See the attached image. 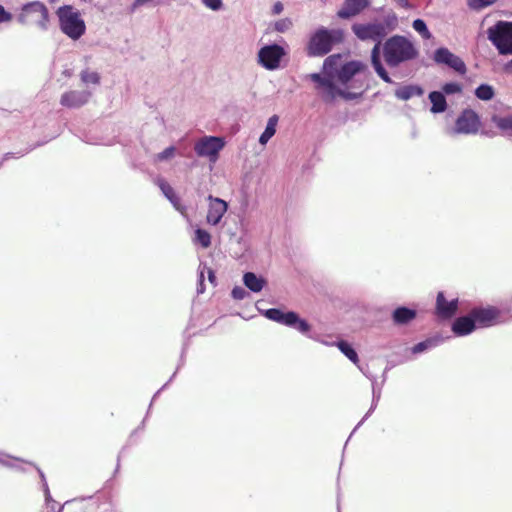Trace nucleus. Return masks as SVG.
Instances as JSON below:
<instances>
[{"label":"nucleus","instance_id":"15","mask_svg":"<svg viewBox=\"0 0 512 512\" xmlns=\"http://www.w3.org/2000/svg\"><path fill=\"white\" fill-rule=\"evenodd\" d=\"M477 327H488L497 323L500 312L494 307L474 309L471 312Z\"/></svg>","mask_w":512,"mask_h":512},{"label":"nucleus","instance_id":"2","mask_svg":"<svg viewBox=\"0 0 512 512\" xmlns=\"http://www.w3.org/2000/svg\"><path fill=\"white\" fill-rule=\"evenodd\" d=\"M352 30L355 35L363 41L372 40L376 44L371 52V62L377 75L387 83H392L391 78L383 67L380 60V41L386 35L385 27L381 23L354 24Z\"/></svg>","mask_w":512,"mask_h":512},{"label":"nucleus","instance_id":"35","mask_svg":"<svg viewBox=\"0 0 512 512\" xmlns=\"http://www.w3.org/2000/svg\"><path fill=\"white\" fill-rule=\"evenodd\" d=\"M462 92V85L457 82L445 83L442 86V93L447 95L458 94Z\"/></svg>","mask_w":512,"mask_h":512},{"label":"nucleus","instance_id":"18","mask_svg":"<svg viewBox=\"0 0 512 512\" xmlns=\"http://www.w3.org/2000/svg\"><path fill=\"white\" fill-rule=\"evenodd\" d=\"M79 79L83 85V89H91L92 95L97 87L101 84V75L97 70L85 68L80 71Z\"/></svg>","mask_w":512,"mask_h":512},{"label":"nucleus","instance_id":"29","mask_svg":"<svg viewBox=\"0 0 512 512\" xmlns=\"http://www.w3.org/2000/svg\"><path fill=\"white\" fill-rule=\"evenodd\" d=\"M336 345L339 348V350L349 360H351L354 364L358 365V363H359L358 355H357L356 351L353 349V347L349 343H347L345 341H339Z\"/></svg>","mask_w":512,"mask_h":512},{"label":"nucleus","instance_id":"34","mask_svg":"<svg viewBox=\"0 0 512 512\" xmlns=\"http://www.w3.org/2000/svg\"><path fill=\"white\" fill-rule=\"evenodd\" d=\"M413 28L417 31L423 38L429 39L431 34L425 24V22L421 19H416L413 22Z\"/></svg>","mask_w":512,"mask_h":512},{"label":"nucleus","instance_id":"7","mask_svg":"<svg viewBox=\"0 0 512 512\" xmlns=\"http://www.w3.org/2000/svg\"><path fill=\"white\" fill-rule=\"evenodd\" d=\"M480 127L481 121L479 115L472 109H465L457 117L454 125L446 129V134L448 136H456L459 134L475 135L480 130Z\"/></svg>","mask_w":512,"mask_h":512},{"label":"nucleus","instance_id":"11","mask_svg":"<svg viewBox=\"0 0 512 512\" xmlns=\"http://www.w3.org/2000/svg\"><path fill=\"white\" fill-rule=\"evenodd\" d=\"M224 146V138L217 136H204L196 141L194 150L198 156L206 157L211 163H215Z\"/></svg>","mask_w":512,"mask_h":512},{"label":"nucleus","instance_id":"30","mask_svg":"<svg viewBox=\"0 0 512 512\" xmlns=\"http://www.w3.org/2000/svg\"><path fill=\"white\" fill-rule=\"evenodd\" d=\"M494 94L493 87L487 84L480 85L475 91L477 98L484 101L491 100L494 97Z\"/></svg>","mask_w":512,"mask_h":512},{"label":"nucleus","instance_id":"22","mask_svg":"<svg viewBox=\"0 0 512 512\" xmlns=\"http://www.w3.org/2000/svg\"><path fill=\"white\" fill-rule=\"evenodd\" d=\"M432 106L430 108L431 113L433 114H439L443 113L447 110V101L445 99V96L440 91H432L429 93L428 96Z\"/></svg>","mask_w":512,"mask_h":512},{"label":"nucleus","instance_id":"43","mask_svg":"<svg viewBox=\"0 0 512 512\" xmlns=\"http://www.w3.org/2000/svg\"><path fill=\"white\" fill-rule=\"evenodd\" d=\"M203 277H204V276H203V272H201V274H200V288L198 289V291H199L200 293H202V292H203V285H202Z\"/></svg>","mask_w":512,"mask_h":512},{"label":"nucleus","instance_id":"4","mask_svg":"<svg viewBox=\"0 0 512 512\" xmlns=\"http://www.w3.org/2000/svg\"><path fill=\"white\" fill-rule=\"evenodd\" d=\"M57 15L62 32L69 38L77 40L85 33V22L76 9L71 6L61 7L58 9Z\"/></svg>","mask_w":512,"mask_h":512},{"label":"nucleus","instance_id":"25","mask_svg":"<svg viewBox=\"0 0 512 512\" xmlns=\"http://www.w3.org/2000/svg\"><path fill=\"white\" fill-rule=\"evenodd\" d=\"M278 120L279 118L277 115H273L268 119L266 128L259 137V143L261 145L265 146L268 141L275 135Z\"/></svg>","mask_w":512,"mask_h":512},{"label":"nucleus","instance_id":"16","mask_svg":"<svg viewBox=\"0 0 512 512\" xmlns=\"http://www.w3.org/2000/svg\"><path fill=\"white\" fill-rule=\"evenodd\" d=\"M434 60L437 63H444L459 73H465L464 62L456 55L452 54L446 48H439L436 50Z\"/></svg>","mask_w":512,"mask_h":512},{"label":"nucleus","instance_id":"40","mask_svg":"<svg viewBox=\"0 0 512 512\" xmlns=\"http://www.w3.org/2000/svg\"><path fill=\"white\" fill-rule=\"evenodd\" d=\"M284 10V5L281 3V2H276L274 3V5L272 6V13L274 15H279L283 12Z\"/></svg>","mask_w":512,"mask_h":512},{"label":"nucleus","instance_id":"31","mask_svg":"<svg viewBox=\"0 0 512 512\" xmlns=\"http://www.w3.org/2000/svg\"><path fill=\"white\" fill-rule=\"evenodd\" d=\"M176 152L177 149L174 146H169L165 148L162 152L157 153L154 156V161L157 163L169 161L175 157Z\"/></svg>","mask_w":512,"mask_h":512},{"label":"nucleus","instance_id":"23","mask_svg":"<svg viewBox=\"0 0 512 512\" xmlns=\"http://www.w3.org/2000/svg\"><path fill=\"white\" fill-rule=\"evenodd\" d=\"M159 187L167 199L172 203L174 208L183 216H186V208L180 204L178 197L175 195L173 188L165 181L159 183Z\"/></svg>","mask_w":512,"mask_h":512},{"label":"nucleus","instance_id":"33","mask_svg":"<svg viewBox=\"0 0 512 512\" xmlns=\"http://www.w3.org/2000/svg\"><path fill=\"white\" fill-rule=\"evenodd\" d=\"M293 26V22L290 18H282L274 23V29L280 33L287 32Z\"/></svg>","mask_w":512,"mask_h":512},{"label":"nucleus","instance_id":"14","mask_svg":"<svg viewBox=\"0 0 512 512\" xmlns=\"http://www.w3.org/2000/svg\"><path fill=\"white\" fill-rule=\"evenodd\" d=\"M310 78L318 84L317 89L327 100L335 98L338 93H343L336 83L332 81V78L328 77L325 73L324 76L314 73L310 75Z\"/></svg>","mask_w":512,"mask_h":512},{"label":"nucleus","instance_id":"37","mask_svg":"<svg viewBox=\"0 0 512 512\" xmlns=\"http://www.w3.org/2000/svg\"><path fill=\"white\" fill-rule=\"evenodd\" d=\"M495 0H467L468 5L473 9H483L491 4H493Z\"/></svg>","mask_w":512,"mask_h":512},{"label":"nucleus","instance_id":"5","mask_svg":"<svg viewBox=\"0 0 512 512\" xmlns=\"http://www.w3.org/2000/svg\"><path fill=\"white\" fill-rule=\"evenodd\" d=\"M287 54L286 48L281 45H264L257 52L256 62L267 71H276L283 68Z\"/></svg>","mask_w":512,"mask_h":512},{"label":"nucleus","instance_id":"42","mask_svg":"<svg viewBox=\"0 0 512 512\" xmlns=\"http://www.w3.org/2000/svg\"><path fill=\"white\" fill-rule=\"evenodd\" d=\"M398 5H400L401 7H408V1L407 0H395Z\"/></svg>","mask_w":512,"mask_h":512},{"label":"nucleus","instance_id":"6","mask_svg":"<svg viewBox=\"0 0 512 512\" xmlns=\"http://www.w3.org/2000/svg\"><path fill=\"white\" fill-rule=\"evenodd\" d=\"M341 30H327L321 28L317 30L311 37L308 45V53L312 56H322L328 53L335 42L342 39Z\"/></svg>","mask_w":512,"mask_h":512},{"label":"nucleus","instance_id":"38","mask_svg":"<svg viewBox=\"0 0 512 512\" xmlns=\"http://www.w3.org/2000/svg\"><path fill=\"white\" fill-rule=\"evenodd\" d=\"M248 296L247 291L242 287H235L232 290V297L236 300H242Z\"/></svg>","mask_w":512,"mask_h":512},{"label":"nucleus","instance_id":"41","mask_svg":"<svg viewBox=\"0 0 512 512\" xmlns=\"http://www.w3.org/2000/svg\"><path fill=\"white\" fill-rule=\"evenodd\" d=\"M208 278H209L210 282L214 284V282H215V275H214V272L211 269H208Z\"/></svg>","mask_w":512,"mask_h":512},{"label":"nucleus","instance_id":"12","mask_svg":"<svg viewBox=\"0 0 512 512\" xmlns=\"http://www.w3.org/2000/svg\"><path fill=\"white\" fill-rule=\"evenodd\" d=\"M91 98V89H69L61 94L59 103L68 109H78L86 105Z\"/></svg>","mask_w":512,"mask_h":512},{"label":"nucleus","instance_id":"3","mask_svg":"<svg viewBox=\"0 0 512 512\" xmlns=\"http://www.w3.org/2000/svg\"><path fill=\"white\" fill-rule=\"evenodd\" d=\"M382 51L385 62L391 67L411 60L417 54L414 45L402 36H393L388 39L383 44Z\"/></svg>","mask_w":512,"mask_h":512},{"label":"nucleus","instance_id":"21","mask_svg":"<svg viewBox=\"0 0 512 512\" xmlns=\"http://www.w3.org/2000/svg\"><path fill=\"white\" fill-rule=\"evenodd\" d=\"M457 310V301L452 300L447 302L444 298L443 293H439L437 296V312L441 317H451Z\"/></svg>","mask_w":512,"mask_h":512},{"label":"nucleus","instance_id":"19","mask_svg":"<svg viewBox=\"0 0 512 512\" xmlns=\"http://www.w3.org/2000/svg\"><path fill=\"white\" fill-rule=\"evenodd\" d=\"M477 327L476 322L474 318L470 316L460 317L453 323L452 330L455 334L459 336H464L472 331Z\"/></svg>","mask_w":512,"mask_h":512},{"label":"nucleus","instance_id":"9","mask_svg":"<svg viewBox=\"0 0 512 512\" xmlns=\"http://www.w3.org/2000/svg\"><path fill=\"white\" fill-rule=\"evenodd\" d=\"M264 316L269 320L294 328L304 335H307L311 330V325L293 311L284 312L273 308L266 310Z\"/></svg>","mask_w":512,"mask_h":512},{"label":"nucleus","instance_id":"17","mask_svg":"<svg viewBox=\"0 0 512 512\" xmlns=\"http://www.w3.org/2000/svg\"><path fill=\"white\" fill-rule=\"evenodd\" d=\"M369 3V0H345L338 16L343 19L354 17L368 7Z\"/></svg>","mask_w":512,"mask_h":512},{"label":"nucleus","instance_id":"8","mask_svg":"<svg viewBox=\"0 0 512 512\" xmlns=\"http://www.w3.org/2000/svg\"><path fill=\"white\" fill-rule=\"evenodd\" d=\"M488 38L500 54H512V22H498L490 27Z\"/></svg>","mask_w":512,"mask_h":512},{"label":"nucleus","instance_id":"32","mask_svg":"<svg viewBox=\"0 0 512 512\" xmlns=\"http://www.w3.org/2000/svg\"><path fill=\"white\" fill-rule=\"evenodd\" d=\"M438 344V340L436 339H427L423 342H420L418 344H416L413 348H412V352L417 354V353H421V352H424L430 348H433L435 347L436 345Z\"/></svg>","mask_w":512,"mask_h":512},{"label":"nucleus","instance_id":"24","mask_svg":"<svg viewBox=\"0 0 512 512\" xmlns=\"http://www.w3.org/2000/svg\"><path fill=\"white\" fill-rule=\"evenodd\" d=\"M424 93L423 89L417 85H408L399 87L395 91V96L401 100H409L414 96H421Z\"/></svg>","mask_w":512,"mask_h":512},{"label":"nucleus","instance_id":"27","mask_svg":"<svg viewBox=\"0 0 512 512\" xmlns=\"http://www.w3.org/2000/svg\"><path fill=\"white\" fill-rule=\"evenodd\" d=\"M416 316V312L414 310L400 307L397 308L393 313V319L398 324H406L413 320Z\"/></svg>","mask_w":512,"mask_h":512},{"label":"nucleus","instance_id":"10","mask_svg":"<svg viewBox=\"0 0 512 512\" xmlns=\"http://www.w3.org/2000/svg\"><path fill=\"white\" fill-rule=\"evenodd\" d=\"M18 20L23 24L34 25L41 29H46L48 23V11L41 2H31L22 8Z\"/></svg>","mask_w":512,"mask_h":512},{"label":"nucleus","instance_id":"39","mask_svg":"<svg viewBox=\"0 0 512 512\" xmlns=\"http://www.w3.org/2000/svg\"><path fill=\"white\" fill-rule=\"evenodd\" d=\"M12 20V15L5 11V9L0 5V23L9 22Z\"/></svg>","mask_w":512,"mask_h":512},{"label":"nucleus","instance_id":"46","mask_svg":"<svg viewBox=\"0 0 512 512\" xmlns=\"http://www.w3.org/2000/svg\"><path fill=\"white\" fill-rule=\"evenodd\" d=\"M0 463L4 464V463H6V462H5V460H4V459H2V458L0 457Z\"/></svg>","mask_w":512,"mask_h":512},{"label":"nucleus","instance_id":"28","mask_svg":"<svg viewBox=\"0 0 512 512\" xmlns=\"http://www.w3.org/2000/svg\"><path fill=\"white\" fill-rule=\"evenodd\" d=\"M192 241L195 244H200L203 248H208L211 245V235L208 231L197 228L195 229Z\"/></svg>","mask_w":512,"mask_h":512},{"label":"nucleus","instance_id":"36","mask_svg":"<svg viewBox=\"0 0 512 512\" xmlns=\"http://www.w3.org/2000/svg\"><path fill=\"white\" fill-rule=\"evenodd\" d=\"M201 3L209 10L220 11L223 9V0H201Z\"/></svg>","mask_w":512,"mask_h":512},{"label":"nucleus","instance_id":"13","mask_svg":"<svg viewBox=\"0 0 512 512\" xmlns=\"http://www.w3.org/2000/svg\"><path fill=\"white\" fill-rule=\"evenodd\" d=\"M208 209L206 215V222L209 225L216 226L221 222V219L228 210V203L218 197L208 196Z\"/></svg>","mask_w":512,"mask_h":512},{"label":"nucleus","instance_id":"45","mask_svg":"<svg viewBox=\"0 0 512 512\" xmlns=\"http://www.w3.org/2000/svg\"><path fill=\"white\" fill-rule=\"evenodd\" d=\"M45 492H46V496L48 497V488H47L46 484H45Z\"/></svg>","mask_w":512,"mask_h":512},{"label":"nucleus","instance_id":"26","mask_svg":"<svg viewBox=\"0 0 512 512\" xmlns=\"http://www.w3.org/2000/svg\"><path fill=\"white\" fill-rule=\"evenodd\" d=\"M492 122L504 135L512 136V115H494Z\"/></svg>","mask_w":512,"mask_h":512},{"label":"nucleus","instance_id":"44","mask_svg":"<svg viewBox=\"0 0 512 512\" xmlns=\"http://www.w3.org/2000/svg\"><path fill=\"white\" fill-rule=\"evenodd\" d=\"M508 69H509V70H512V61L509 63V65H508Z\"/></svg>","mask_w":512,"mask_h":512},{"label":"nucleus","instance_id":"1","mask_svg":"<svg viewBox=\"0 0 512 512\" xmlns=\"http://www.w3.org/2000/svg\"><path fill=\"white\" fill-rule=\"evenodd\" d=\"M365 69V65L359 61L344 62L341 55H331L324 61L323 71L325 74L332 78V81L343 91L338 93L337 96L352 98L357 93L350 92V87L355 88V81L353 77Z\"/></svg>","mask_w":512,"mask_h":512},{"label":"nucleus","instance_id":"20","mask_svg":"<svg viewBox=\"0 0 512 512\" xmlns=\"http://www.w3.org/2000/svg\"><path fill=\"white\" fill-rule=\"evenodd\" d=\"M244 285L252 292L259 293L267 284L264 277L258 276L253 272H247L243 275Z\"/></svg>","mask_w":512,"mask_h":512}]
</instances>
